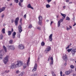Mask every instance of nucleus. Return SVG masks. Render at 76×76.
I'll return each mask as SVG.
<instances>
[{"instance_id":"51","label":"nucleus","mask_w":76,"mask_h":76,"mask_svg":"<svg viewBox=\"0 0 76 76\" xmlns=\"http://www.w3.org/2000/svg\"><path fill=\"white\" fill-rule=\"evenodd\" d=\"M11 31V32H13V28H12Z\"/></svg>"},{"instance_id":"10","label":"nucleus","mask_w":76,"mask_h":76,"mask_svg":"<svg viewBox=\"0 0 76 76\" xmlns=\"http://www.w3.org/2000/svg\"><path fill=\"white\" fill-rule=\"evenodd\" d=\"M19 18L17 17L15 19V25L16 26L17 25H18V20H19Z\"/></svg>"},{"instance_id":"23","label":"nucleus","mask_w":76,"mask_h":76,"mask_svg":"<svg viewBox=\"0 0 76 76\" xmlns=\"http://www.w3.org/2000/svg\"><path fill=\"white\" fill-rule=\"evenodd\" d=\"M8 35H10L12 34V31H8Z\"/></svg>"},{"instance_id":"59","label":"nucleus","mask_w":76,"mask_h":76,"mask_svg":"<svg viewBox=\"0 0 76 76\" xmlns=\"http://www.w3.org/2000/svg\"><path fill=\"white\" fill-rule=\"evenodd\" d=\"M64 66H66V65H67V63H65L64 64Z\"/></svg>"},{"instance_id":"49","label":"nucleus","mask_w":76,"mask_h":76,"mask_svg":"<svg viewBox=\"0 0 76 76\" xmlns=\"http://www.w3.org/2000/svg\"><path fill=\"white\" fill-rule=\"evenodd\" d=\"M60 75H62V74H63V72H60Z\"/></svg>"},{"instance_id":"53","label":"nucleus","mask_w":76,"mask_h":76,"mask_svg":"<svg viewBox=\"0 0 76 76\" xmlns=\"http://www.w3.org/2000/svg\"><path fill=\"white\" fill-rule=\"evenodd\" d=\"M20 1L21 2V3H22L23 1V0H20Z\"/></svg>"},{"instance_id":"26","label":"nucleus","mask_w":76,"mask_h":76,"mask_svg":"<svg viewBox=\"0 0 76 76\" xmlns=\"http://www.w3.org/2000/svg\"><path fill=\"white\" fill-rule=\"evenodd\" d=\"M9 43L10 44H12L13 43V40L12 39L10 40L9 41Z\"/></svg>"},{"instance_id":"41","label":"nucleus","mask_w":76,"mask_h":76,"mask_svg":"<svg viewBox=\"0 0 76 76\" xmlns=\"http://www.w3.org/2000/svg\"><path fill=\"white\" fill-rule=\"evenodd\" d=\"M66 28H67V31H69V30H70V28H68L67 27H66Z\"/></svg>"},{"instance_id":"46","label":"nucleus","mask_w":76,"mask_h":76,"mask_svg":"<svg viewBox=\"0 0 76 76\" xmlns=\"http://www.w3.org/2000/svg\"><path fill=\"white\" fill-rule=\"evenodd\" d=\"M1 18H4V14H3L1 15Z\"/></svg>"},{"instance_id":"58","label":"nucleus","mask_w":76,"mask_h":76,"mask_svg":"<svg viewBox=\"0 0 76 76\" xmlns=\"http://www.w3.org/2000/svg\"><path fill=\"white\" fill-rule=\"evenodd\" d=\"M50 58H48V61H50Z\"/></svg>"},{"instance_id":"64","label":"nucleus","mask_w":76,"mask_h":76,"mask_svg":"<svg viewBox=\"0 0 76 76\" xmlns=\"http://www.w3.org/2000/svg\"><path fill=\"white\" fill-rule=\"evenodd\" d=\"M46 21H47V22H49V20H46Z\"/></svg>"},{"instance_id":"57","label":"nucleus","mask_w":76,"mask_h":76,"mask_svg":"<svg viewBox=\"0 0 76 76\" xmlns=\"http://www.w3.org/2000/svg\"><path fill=\"white\" fill-rule=\"evenodd\" d=\"M76 25V23H75L73 25V26H75V25Z\"/></svg>"},{"instance_id":"39","label":"nucleus","mask_w":76,"mask_h":76,"mask_svg":"<svg viewBox=\"0 0 76 76\" xmlns=\"http://www.w3.org/2000/svg\"><path fill=\"white\" fill-rule=\"evenodd\" d=\"M14 1L16 3H18V1H19L18 0H14Z\"/></svg>"},{"instance_id":"61","label":"nucleus","mask_w":76,"mask_h":76,"mask_svg":"<svg viewBox=\"0 0 76 76\" xmlns=\"http://www.w3.org/2000/svg\"><path fill=\"white\" fill-rule=\"evenodd\" d=\"M54 4H56V2L55 1L54 2H53Z\"/></svg>"},{"instance_id":"9","label":"nucleus","mask_w":76,"mask_h":76,"mask_svg":"<svg viewBox=\"0 0 76 76\" xmlns=\"http://www.w3.org/2000/svg\"><path fill=\"white\" fill-rule=\"evenodd\" d=\"M18 47L19 49H20V50H23V49L24 48V46H23V45L22 44H20L18 46Z\"/></svg>"},{"instance_id":"7","label":"nucleus","mask_w":76,"mask_h":76,"mask_svg":"<svg viewBox=\"0 0 76 76\" xmlns=\"http://www.w3.org/2000/svg\"><path fill=\"white\" fill-rule=\"evenodd\" d=\"M4 56V53L3 50L0 51V59H1L3 58V56Z\"/></svg>"},{"instance_id":"18","label":"nucleus","mask_w":76,"mask_h":76,"mask_svg":"<svg viewBox=\"0 0 76 76\" xmlns=\"http://www.w3.org/2000/svg\"><path fill=\"white\" fill-rule=\"evenodd\" d=\"M16 34V32H14L12 34V38H15V35Z\"/></svg>"},{"instance_id":"31","label":"nucleus","mask_w":76,"mask_h":76,"mask_svg":"<svg viewBox=\"0 0 76 76\" xmlns=\"http://www.w3.org/2000/svg\"><path fill=\"white\" fill-rule=\"evenodd\" d=\"M70 18L69 17L67 16L66 17V20H70Z\"/></svg>"},{"instance_id":"17","label":"nucleus","mask_w":76,"mask_h":76,"mask_svg":"<svg viewBox=\"0 0 76 76\" xmlns=\"http://www.w3.org/2000/svg\"><path fill=\"white\" fill-rule=\"evenodd\" d=\"M6 9L5 7H3L2 8H0V13H1L2 12H3Z\"/></svg>"},{"instance_id":"48","label":"nucleus","mask_w":76,"mask_h":76,"mask_svg":"<svg viewBox=\"0 0 76 76\" xmlns=\"http://www.w3.org/2000/svg\"><path fill=\"white\" fill-rule=\"evenodd\" d=\"M14 22V20H13L12 19L11 20V23H13Z\"/></svg>"},{"instance_id":"38","label":"nucleus","mask_w":76,"mask_h":76,"mask_svg":"<svg viewBox=\"0 0 76 76\" xmlns=\"http://www.w3.org/2000/svg\"><path fill=\"white\" fill-rule=\"evenodd\" d=\"M69 72L70 73H72V72H73V70L71 69L69 70Z\"/></svg>"},{"instance_id":"56","label":"nucleus","mask_w":76,"mask_h":76,"mask_svg":"<svg viewBox=\"0 0 76 76\" xmlns=\"http://www.w3.org/2000/svg\"><path fill=\"white\" fill-rule=\"evenodd\" d=\"M53 23V21H51V23H50V25H51L52 24V23Z\"/></svg>"},{"instance_id":"52","label":"nucleus","mask_w":76,"mask_h":76,"mask_svg":"<svg viewBox=\"0 0 76 76\" xmlns=\"http://www.w3.org/2000/svg\"><path fill=\"white\" fill-rule=\"evenodd\" d=\"M22 18H21L20 19V23H21V24H22Z\"/></svg>"},{"instance_id":"33","label":"nucleus","mask_w":76,"mask_h":76,"mask_svg":"<svg viewBox=\"0 0 76 76\" xmlns=\"http://www.w3.org/2000/svg\"><path fill=\"white\" fill-rule=\"evenodd\" d=\"M37 29L38 30H39V31H41V27H40L39 26H38L37 27Z\"/></svg>"},{"instance_id":"30","label":"nucleus","mask_w":76,"mask_h":76,"mask_svg":"<svg viewBox=\"0 0 76 76\" xmlns=\"http://www.w3.org/2000/svg\"><path fill=\"white\" fill-rule=\"evenodd\" d=\"M32 27V24H30L28 26V28H31Z\"/></svg>"},{"instance_id":"6","label":"nucleus","mask_w":76,"mask_h":76,"mask_svg":"<svg viewBox=\"0 0 76 76\" xmlns=\"http://www.w3.org/2000/svg\"><path fill=\"white\" fill-rule=\"evenodd\" d=\"M10 69H15V68H16V64H12L10 66Z\"/></svg>"},{"instance_id":"3","label":"nucleus","mask_w":76,"mask_h":76,"mask_svg":"<svg viewBox=\"0 0 76 76\" xmlns=\"http://www.w3.org/2000/svg\"><path fill=\"white\" fill-rule=\"evenodd\" d=\"M38 19H39L38 24L39 25H40V26H41V25L42 23V17L41 16H39L38 17Z\"/></svg>"},{"instance_id":"36","label":"nucleus","mask_w":76,"mask_h":76,"mask_svg":"<svg viewBox=\"0 0 76 76\" xmlns=\"http://www.w3.org/2000/svg\"><path fill=\"white\" fill-rule=\"evenodd\" d=\"M3 35H1L0 36V39H3Z\"/></svg>"},{"instance_id":"37","label":"nucleus","mask_w":76,"mask_h":76,"mask_svg":"<svg viewBox=\"0 0 76 76\" xmlns=\"http://www.w3.org/2000/svg\"><path fill=\"white\" fill-rule=\"evenodd\" d=\"M9 72V70H6L5 72V74L6 73H8Z\"/></svg>"},{"instance_id":"20","label":"nucleus","mask_w":76,"mask_h":76,"mask_svg":"<svg viewBox=\"0 0 76 76\" xmlns=\"http://www.w3.org/2000/svg\"><path fill=\"white\" fill-rule=\"evenodd\" d=\"M61 15H62V16H63V17H64V18H62L63 19H63H64L66 18V14H63L62 13H61Z\"/></svg>"},{"instance_id":"40","label":"nucleus","mask_w":76,"mask_h":76,"mask_svg":"<svg viewBox=\"0 0 76 76\" xmlns=\"http://www.w3.org/2000/svg\"><path fill=\"white\" fill-rule=\"evenodd\" d=\"M18 4L19 6H21V7H22V5H21V3L19 2V3Z\"/></svg>"},{"instance_id":"63","label":"nucleus","mask_w":76,"mask_h":76,"mask_svg":"<svg viewBox=\"0 0 76 76\" xmlns=\"http://www.w3.org/2000/svg\"><path fill=\"white\" fill-rule=\"evenodd\" d=\"M10 6H12V3H11L10 4Z\"/></svg>"},{"instance_id":"35","label":"nucleus","mask_w":76,"mask_h":76,"mask_svg":"<svg viewBox=\"0 0 76 76\" xmlns=\"http://www.w3.org/2000/svg\"><path fill=\"white\" fill-rule=\"evenodd\" d=\"M23 66L24 67V69L26 68V64H24Z\"/></svg>"},{"instance_id":"45","label":"nucleus","mask_w":76,"mask_h":76,"mask_svg":"<svg viewBox=\"0 0 76 76\" xmlns=\"http://www.w3.org/2000/svg\"><path fill=\"white\" fill-rule=\"evenodd\" d=\"M69 47H70L69 45H68V47H67L66 48V50H67V48H69Z\"/></svg>"},{"instance_id":"4","label":"nucleus","mask_w":76,"mask_h":76,"mask_svg":"<svg viewBox=\"0 0 76 76\" xmlns=\"http://www.w3.org/2000/svg\"><path fill=\"white\" fill-rule=\"evenodd\" d=\"M16 65L18 67H20L23 65V62L21 61H19Z\"/></svg>"},{"instance_id":"2","label":"nucleus","mask_w":76,"mask_h":76,"mask_svg":"<svg viewBox=\"0 0 76 76\" xmlns=\"http://www.w3.org/2000/svg\"><path fill=\"white\" fill-rule=\"evenodd\" d=\"M9 56H6L3 59V62L5 64H7V62H8V60H9Z\"/></svg>"},{"instance_id":"60","label":"nucleus","mask_w":76,"mask_h":76,"mask_svg":"<svg viewBox=\"0 0 76 76\" xmlns=\"http://www.w3.org/2000/svg\"><path fill=\"white\" fill-rule=\"evenodd\" d=\"M28 61H30V57H29L28 58Z\"/></svg>"},{"instance_id":"11","label":"nucleus","mask_w":76,"mask_h":76,"mask_svg":"<svg viewBox=\"0 0 76 76\" xmlns=\"http://www.w3.org/2000/svg\"><path fill=\"white\" fill-rule=\"evenodd\" d=\"M63 19H61L59 20L58 22V27H59L60 26V23H61L63 22Z\"/></svg>"},{"instance_id":"55","label":"nucleus","mask_w":76,"mask_h":76,"mask_svg":"<svg viewBox=\"0 0 76 76\" xmlns=\"http://www.w3.org/2000/svg\"><path fill=\"white\" fill-rule=\"evenodd\" d=\"M66 2H69V0H65Z\"/></svg>"},{"instance_id":"8","label":"nucleus","mask_w":76,"mask_h":76,"mask_svg":"<svg viewBox=\"0 0 76 76\" xmlns=\"http://www.w3.org/2000/svg\"><path fill=\"white\" fill-rule=\"evenodd\" d=\"M37 64H35L34 68H33V69L32 70L33 72H34L35 71H37Z\"/></svg>"},{"instance_id":"16","label":"nucleus","mask_w":76,"mask_h":76,"mask_svg":"<svg viewBox=\"0 0 76 76\" xmlns=\"http://www.w3.org/2000/svg\"><path fill=\"white\" fill-rule=\"evenodd\" d=\"M71 52L72 54L75 55V52H76V49H73Z\"/></svg>"},{"instance_id":"25","label":"nucleus","mask_w":76,"mask_h":76,"mask_svg":"<svg viewBox=\"0 0 76 76\" xmlns=\"http://www.w3.org/2000/svg\"><path fill=\"white\" fill-rule=\"evenodd\" d=\"M3 48L4 49L5 52H7V48H6V47H5V46H3Z\"/></svg>"},{"instance_id":"5","label":"nucleus","mask_w":76,"mask_h":76,"mask_svg":"<svg viewBox=\"0 0 76 76\" xmlns=\"http://www.w3.org/2000/svg\"><path fill=\"white\" fill-rule=\"evenodd\" d=\"M7 48L8 50H15V47L14 45H10L7 46Z\"/></svg>"},{"instance_id":"47","label":"nucleus","mask_w":76,"mask_h":76,"mask_svg":"<svg viewBox=\"0 0 76 76\" xmlns=\"http://www.w3.org/2000/svg\"><path fill=\"white\" fill-rule=\"evenodd\" d=\"M73 18H72V19L73 20H74V21H75V16H73Z\"/></svg>"},{"instance_id":"27","label":"nucleus","mask_w":76,"mask_h":76,"mask_svg":"<svg viewBox=\"0 0 76 76\" xmlns=\"http://www.w3.org/2000/svg\"><path fill=\"white\" fill-rule=\"evenodd\" d=\"M51 73H52V75L53 76H56V74H54V72L53 71H52L51 72Z\"/></svg>"},{"instance_id":"32","label":"nucleus","mask_w":76,"mask_h":76,"mask_svg":"<svg viewBox=\"0 0 76 76\" xmlns=\"http://www.w3.org/2000/svg\"><path fill=\"white\" fill-rule=\"evenodd\" d=\"M46 8H48V7H50V5L48 4H47L46 5Z\"/></svg>"},{"instance_id":"44","label":"nucleus","mask_w":76,"mask_h":76,"mask_svg":"<svg viewBox=\"0 0 76 76\" xmlns=\"http://www.w3.org/2000/svg\"><path fill=\"white\" fill-rule=\"evenodd\" d=\"M29 61L28 60L27 62V65H28V64H29Z\"/></svg>"},{"instance_id":"43","label":"nucleus","mask_w":76,"mask_h":76,"mask_svg":"<svg viewBox=\"0 0 76 76\" xmlns=\"http://www.w3.org/2000/svg\"><path fill=\"white\" fill-rule=\"evenodd\" d=\"M48 3H50L51 1V0H48Z\"/></svg>"},{"instance_id":"1","label":"nucleus","mask_w":76,"mask_h":76,"mask_svg":"<svg viewBox=\"0 0 76 76\" xmlns=\"http://www.w3.org/2000/svg\"><path fill=\"white\" fill-rule=\"evenodd\" d=\"M18 31L19 32L17 33V37L18 38H20V33L22 31V26L20 24L18 26Z\"/></svg>"},{"instance_id":"28","label":"nucleus","mask_w":76,"mask_h":76,"mask_svg":"<svg viewBox=\"0 0 76 76\" xmlns=\"http://www.w3.org/2000/svg\"><path fill=\"white\" fill-rule=\"evenodd\" d=\"M31 37H34L35 36V34H34V31L32 32L31 35Z\"/></svg>"},{"instance_id":"50","label":"nucleus","mask_w":76,"mask_h":76,"mask_svg":"<svg viewBox=\"0 0 76 76\" xmlns=\"http://www.w3.org/2000/svg\"><path fill=\"white\" fill-rule=\"evenodd\" d=\"M19 71L18 70L16 71V73L18 74V73H19Z\"/></svg>"},{"instance_id":"13","label":"nucleus","mask_w":76,"mask_h":76,"mask_svg":"<svg viewBox=\"0 0 76 76\" xmlns=\"http://www.w3.org/2000/svg\"><path fill=\"white\" fill-rule=\"evenodd\" d=\"M51 50V47L50 46L47 47L46 48L45 50V51H50Z\"/></svg>"},{"instance_id":"62","label":"nucleus","mask_w":76,"mask_h":76,"mask_svg":"<svg viewBox=\"0 0 76 76\" xmlns=\"http://www.w3.org/2000/svg\"><path fill=\"white\" fill-rule=\"evenodd\" d=\"M73 76H76V74H74L73 75Z\"/></svg>"},{"instance_id":"12","label":"nucleus","mask_w":76,"mask_h":76,"mask_svg":"<svg viewBox=\"0 0 76 76\" xmlns=\"http://www.w3.org/2000/svg\"><path fill=\"white\" fill-rule=\"evenodd\" d=\"M50 59L51 60V61L50 63V66H52V65H53V57H51L50 58Z\"/></svg>"},{"instance_id":"21","label":"nucleus","mask_w":76,"mask_h":76,"mask_svg":"<svg viewBox=\"0 0 76 76\" xmlns=\"http://www.w3.org/2000/svg\"><path fill=\"white\" fill-rule=\"evenodd\" d=\"M70 73L69 71H67L65 72V74H66V75H69Z\"/></svg>"},{"instance_id":"54","label":"nucleus","mask_w":76,"mask_h":76,"mask_svg":"<svg viewBox=\"0 0 76 76\" xmlns=\"http://www.w3.org/2000/svg\"><path fill=\"white\" fill-rule=\"evenodd\" d=\"M31 76H37V75L33 74V75H32Z\"/></svg>"},{"instance_id":"14","label":"nucleus","mask_w":76,"mask_h":76,"mask_svg":"<svg viewBox=\"0 0 76 76\" xmlns=\"http://www.w3.org/2000/svg\"><path fill=\"white\" fill-rule=\"evenodd\" d=\"M53 34H51L49 36V40L51 42H52L53 41Z\"/></svg>"},{"instance_id":"22","label":"nucleus","mask_w":76,"mask_h":76,"mask_svg":"<svg viewBox=\"0 0 76 76\" xmlns=\"http://www.w3.org/2000/svg\"><path fill=\"white\" fill-rule=\"evenodd\" d=\"M72 50H73L72 48L68 49L67 50V51H68V53H69V52H70V51L72 52Z\"/></svg>"},{"instance_id":"34","label":"nucleus","mask_w":76,"mask_h":76,"mask_svg":"<svg viewBox=\"0 0 76 76\" xmlns=\"http://www.w3.org/2000/svg\"><path fill=\"white\" fill-rule=\"evenodd\" d=\"M70 67L71 69H73L74 67H75V66H74L73 65H71L70 66Z\"/></svg>"},{"instance_id":"29","label":"nucleus","mask_w":76,"mask_h":76,"mask_svg":"<svg viewBox=\"0 0 76 76\" xmlns=\"http://www.w3.org/2000/svg\"><path fill=\"white\" fill-rule=\"evenodd\" d=\"M41 45L42 46H44L45 45V43L44 42H42L41 43Z\"/></svg>"},{"instance_id":"42","label":"nucleus","mask_w":76,"mask_h":76,"mask_svg":"<svg viewBox=\"0 0 76 76\" xmlns=\"http://www.w3.org/2000/svg\"><path fill=\"white\" fill-rule=\"evenodd\" d=\"M26 15H24V18H25V19H26Z\"/></svg>"},{"instance_id":"15","label":"nucleus","mask_w":76,"mask_h":76,"mask_svg":"<svg viewBox=\"0 0 76 76\" xmlns=\"http://www.w3.org/2000/svg\"><path fill=\"white\" fill-rule=\"evenodd\" d=\"M67 56L66 54H65V56H63V59L64 60H65V61H67Z\"/></svg>"},{"instance_id":"19","label":"nucleus","mask_w":76,"mask_h":76,"mask_svg":"<svg viewBox=\"0 0 76 76\" xmlns=\"http://www.w3.org/2000/svg\"><path fill=\"white\" fill-rule=\"evenodd\" d=\"M27 7L28 8H30L31 9H34V8L31 6L30 4H29L27 5Z\"/></svg>"},{"instance_id":"24","label":"nucleus","mask_w":76,"mask_h":76,"mask_svg":"<svg viewBox=\"0 0 76 76\" xmlns=\"http://www.w3.org/2000/svg\"><path fill=\"white\" fill-rule=\"evenodd\" d=\"M2 32L3 34H5V29L4 28H3L2 29Z\"/></svg>"}]
</instances>
